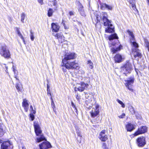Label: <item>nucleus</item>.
<instances>
[{
	"label": "nucleus",
	"instance_id": "17",
	"mask_svg": "<svg viewBox=\"0 0 149 149\" xmlns=\"http://www.w3.org/2000/svg\"><path fill=\"white\" fill-rule=\"evenodd\" d=\"M124 58L119 54H116L114 57V60L116 62H121Z\"/></svg>",
	"mask_w": 149,
	"mask_h": 149
},
{
	"label": "nucleus",
	"instance_id": "35",
	"mask_svg": "<svg viewBox=\"0 0 149 149\" xmlns=\"http://www.w3.org/2000/svg\"><path fill=\"white\" fill-rule=\"evenodd\" d=\"M4 130L3 129V126L2 125H0V135H2L3 134Z\"/></svg>",
	"mask_w": 149,
	"mask_h": 149
},
{
	"label": "nucleus",
	"instance_id": "29",
	"mask_svg": "<svg viewBox=\"0 0 149 149\" xmlns=\"http://www.w3.org/2000/svg\"><path fill=\"white\" fill-rule=\"evenodd\" d=\"M118 37L116 33L111 34L109 37V39L110 40H113L114 39H118Z\"/></svg>",
	"mask_w": 149,
	"mask_h": 149
},
{
	"label": "nucleus",
	"instance_id": "50",
	"mask_svg": "<svg viewBox=\"0 0 149 149\" xmlns=\"http://www.w3.org/2000/svg\"><path fill=\"white\" fill-rule=\"evenodd\" d=\"M50 1L53 2V5L55 6L56 4V0H49Z\"/></svg>",
	"mask_w": 149,
	"mask_h": 149
},
{
	"label": "nucleus",
	"instance_id": "38",
	"mask_svg": "<svg viewBox=\"0 0 149 149\" xmlns=\"http://www.w3.org/2000/svg\"><path fill=\"white\" fill-rule=\"evenodd\" d=\"M117 101L121 105V107L123 108H124L125 107V105L122 102L119 100L118 99L117 100Z\"/></svg>",
	"mask_w": 149,
	"mask_h": 149
},
{
	"label": "nucleus",
	"instance_id": "6",
	"mask_svg": "<svg viewBox=\"0 0 149 149\" xmlns=\"http://www.w3.org/2000/svg\"><path fill=\"white\" fill-rule=\"evenodd\" d=\"M63 65L64 66L65 68L68 69H78L79 68V64L75 62V61L70 62V61H67L65 63H63Z\"/></svg>",
	"mask_w": 149,
	"mask_h": 149
},
{
	"label": "nucleus",
	"instance_id": "60",
	"mask_svg": "<svg viewBox=\"0 0 149 149\" xmlns=\"http://www.w3.org/2000/svg\"><path fill=\"white\" fill-rule=\"evenodd\" d=\"M51 101H53V99H52V97H51Z\"/></svg>",
	"mask_w": 149,
	"mask_h": 149
},
{
	"label": "nucleus",
	"instance_id": "54",
	"mask_svg": "<svg viewBox=\"0 0 149 149\" xmlns=\"http://www.w3.org/2000/svg\"><path fill=\"white\" fill-rule=\"evenodd\" d=\"M38 2L39 3H40L41 5L43 3V0H38Z\"/></svg>",
	"mask_w": 149,
	"mask_h": 149
},
{
	"label": "nucleus",
	"instance_id": "2",
	"mask_svg": "<svg viewBox=\"0 0 149 149\" xmlns=\"http://www.w3.org/2000/svg\"><path fill=\"white\" fill-rule=\"evenodd\" d=\"M107 14L105 12H103L102 13H98L95 16L92 18L93 22L94 24H96L101 20H102L104 26H113L112 24L111 23V20H109L107 18Z\"/></svg>",
	"mask_w": 149,
	"mask_h": 149
},
{
	"label": "nucleus",
	"instance_id": "1",
	"mask_svg": "<svg viewBox=\"0 0 149 149\" xmlns=\"http://www.w3.org/2000/svg\"><path fill=\"white\" fill-rule=\"evenodd\" d=\"M107 14L105 12H103L102 13H98L95 16L92 18L93 22L94 24H96L101 20H102L104 26H113L112 24L111 23V20H109L107 18Z\"/></svg>",
	"mask_w": 149,
	"mask_h": 149
},
{
	"label": "nucleus",
	"instance_id": "56",
	"mask_svg": "<svg viewBox=\"0 0 149 149\" xmlns=\"http://www.w3.org/2000/svg\"><path fill=\"white\" fill-rule=\"evenodd\" d=\"M69 14L70 16L73 15H74L72 11H70L69 13Z\"/></svg>",
	"mask_w": 149,
	"mask_h": 149
},
{
	"label": "nucleus",
	"instance_id": "31",
	"mask_svg": "<svg viewBox=\"0 0 149 149\" xmlns=\"http://www.w3.org/2000/svg\"><path fill=\"white\" fill-rule=\"evenodd\" d=\"M127 32L128 34L130 35V40H133V39H134V35L133 33V32L129 30H128L127 31Z\"/></svg>",
	"mask_w": 149,
	"mask_h": 149
},
{
	"label": "nucleus",
	"instance_id": "21",
	"mask_svg": "<svg viewBox=\"0 0 149 149\" xmlns=\"http://www.w3.org/2000/svg\"><path fill=\"white\" fill-rule=\"evenodd\" d=\"M81 86L79 87L80 90L81 92L83 91L86 88H87L88 86V84H85L84 82H81Z\"/></svg>",
	"mask_w": 149,
	"mask_h": 149
},
{
	"label": "nucleus",
	"instance_id": "62",
	"mask_svg": "<svg viewBox=\"0 0 149 149\" xmlns=\"http://www.w3.org/2000/svg\"><path fill=\"white\" fill-rule=\"evenodd\" d=\"M15 78H16V80H19L18 79H17V78L16 77V76H15Z\"/></svg>",
	"mask_w": 149,
	"mask_h": 149
},
{
	"label": "nucleus",
	"instance_id": "30",
	"mask_svg": "<svg viewBox=\"0 0 149 149\" xmlns=\"http://www.w3.org/2000/svg\"><path fill=\"white\" fill-rule=\"evenodd\" d=\"M135 41V39L133 40H130L131 45L135 48H138L139 46L138 45Z\"/></svg>",
	"mask_w": 149,
	"mask_h": 149
},
{
	"label": "nucleus",
	"instance_id": "15",
	"mask_svg": "<svg viewBox=\"0 0 149 149\" xmlns=\"http://www.w3.org/2000/svg\"><path fill=\"white\" fill-rule=\"evenodd\" d=\"M126 70V71L127 72H130L132 70V64L129 62H127L125 65L122 67V70Z\"/></svg>",
	"mask_w": 149,
	"mask_h": 149
},
{
	"label": "nucleus",
	"instance_id": "36",
	"mask_svg": "<svg viewBox=\"0 0 149 149\" xmlns=\"http://www.w3.org/2000/svg\"><path fill=\"white\" fill-rule=\"evenodd\" d=\"M53 13V11L52 9H49L48 11V15L49 17L51 16L52 15Z\"/></svg>",
	"mask_w": 149,
	"mask_h": 149
},
{
	"label": "nucleus",
	"instance_id": "59",
	"mask_svg": "<svg viewBox=\"0 0 149 149\" xmlns=\"http://www.w3.org/2000/svg\"><path fill=\"white\" fill-rule=\"evenodd\" d=\"M146 47L147 48L148 50V51L149 52V46Z\"/></svg>",
	"mask_w": 149,
	"mask_h": 149
},
{
	"label": "nucleus",
	"instance_id": "14",
	"mask_svg": "<svg viewBox=\"0 0 149 149\" xmlns=\"http://www.w3.org/2000/svg\"><path fill=\"white\" fill-rule=\"evenodd\" d=\"M13 145L9 141L3 142L1 146V149H12Z\"/></svg>",
	"mask_w": 149,
	"mask_h": 149
},
{
	"label": "nucleus",
	"instance_id": "27",
	"mask_svg": "<svg viewBox=\"0 0 149 149\" xmlns=\"http://www.w3.org/2000/svg\"><path fill=\"white\" fill-rule=\"evenodd\" d=\"M134 56L135 58L137 57H141V54L139 50L138 49H137L135 52L134 53Z\"/></svg>",
	"mask_w": 149,
	"mask_h": 149
},
{
	"label": "nucleus",
	"instance_id": "8",
	"mask_svg": "<svg viewBox=\"0 0 149 149\" xmlns=\"http://www.w3.org/2000/svg\"><path fill=\"white\" fill-rule=\"evenodd\" d=\"M76 57V54L74 53H67L65 55V57L62 60V63L68 61V60L74 59Z\"/></svg>",
	"mask_w": 149,
	"mask_h": 149
},
{
	"label": "nucleus",
	"instance_id": "26",
	"mask_svg": "<svg viewBox=\"0 0 149 149\" xmlns=\"http://www.w3.org/2000/svg\"><path fill=\"white\" fill-rule=\"evenodd\" d=\"M101 7L102 9L103 8H106L110 10H111L112 9V7L111 6L108 5L106 3L102 4L101 5Z\"/></svg>",
	"mask_w": 149,
	"mask_h": 149
},
{
	"label": "nucleus",
	"instance_id": "45",
	"mask_svg": "<svg viewBox=\"0 0 149 149\" xmlns=\"http://www.w3.org/2000/svg\"><path fill=\"white\" fill-rule=\"evenodd\" d=\"M30 118H31V120L32 121H33L34 120V116L33 114L32 113H30Z\"/></svg>",
	"mask_w": 149,
	"mask_h": 149
},
{
	"label": "nucleus",
	"instance_id": "24",
	"mask_svg": "<svg viewBox=\"0 0 149 149\" xmlns=\"http://www.w3.org/2000/svg\"><path fill=\"white\" fill-rule=\"evenodd\" d=\"M122 46L121 45H119V47L116 48L113 47L111 48V51L113 54H114L116 52H117L119 51L122 48Z\"/></svg>",
	"mask_w": 149,
	"mask_h": 149
},
{
	"label": "nucleus",
	"instance_id": "28",
	"mask_svg": "<svg viewBox=\"0 0 149 149\" xmlns=\"http://www.w3.org/2000/svg\"><path fill=\"white\" fill-rule=\"evenodd\" d=\"M17 34L18 35V36L21 38L22 40H23L24 43L25 44V41L24 39V38H23L22 35V34L20 33V31H19V29L17 28Z\"/></svg>",
	"mask_w": 149,
	"mask_h": 149
},
{
	"label": "nucleus",
	"instance_id": "9",
	"mask_svg": "<svg viewBox=\"0 0 149 149\" xmlns=\"http://www.w3.org/2000/svg\"><path fill=\"white\" fill-rule=\"evenodd\" d=\"M91 116L94 117L99 113V107L98 105L96 104L94 105L91 111L90 112Z\"/></svg>",
	"mask_w": 149,
	"mask_h": 149
},
{
	"label": "nucleus",
	"instance_id": "46",
	"mask_svg": "<svg viewBox=\"0 0 149 149\" xmlns=\"http://www.w3.org/2000/svg\"><path fill=\"white\" fill-rule=\"evenodd\" d=\"M71 106H72V107H74L75 109L76 110V112L77 113V108L75 107V105L74 104V103H73V102H71Z\"/></svg>",
	"mask_w": 149,
	"mask_h": 149
},
{
	"label": "nucleus",
	"instance_id": "55",
	"mask_svg": "<svg viewBox=\"0 0 149 149\" xmlns=\"http://www.w3.org/2000/svg\"><path fill=\"white\" fill-rule=\"evenodd\" d=\"M130 3H132L135 2V0H129Z\"/></svg>",
	"mask_w": 149,
	"mask_h": 149
},
{
	"label": "nucleus",
	"instance_id": "18",
	"mask_svg": "<svg viewBox=\"0 0 149 149\" xmlns=\"http://www.w3.org/2000/svg\"><path fill=\"white\" fill-rule=\"evenodd\" d=\"M51 26L53 32H57L59 31L60 26L57 23H53L52 24Z\"/></svg>",
	"mask_w": 149,
	"mask_h": 149
},
{
	"label": "nucleus",
	"instance_id": "12",
	"mask_svg": "<svg viewBox=\"0 0 149 149\" xmlns=\"http://www.w3.org/2000/svg\"><path fill=\"white\" fill-rule=\"evenodd\" d=\"M40 149H48L50 148L52 146L49 142L48 141H44L39 145Z\"/></svg>",
	"mask_w": 149,
	"mask_h": 149
},
{
	"label": "nucleus",
	"instance_id": "44",
	"mask_svg": "<svg viewBox=\"0 0 149 149\" xmlns=\"http://www.w3.org/2000/svg\"><path fill=\"white\" fill-rule=\"evenodd\" d=\"M121 73L123 74H126V73H128L127 72H126V70L125 69H124L123 70H122V67H121Z\"/></svg>",
	"mask_w": 149,
	"mask_h": 149
},
{
	"label": "nucleus",
	"instance_id": "52",
	"mask_svg": "<svg viewBox=\"0 0 149 149\" xmlns=\"http://www.w3.org/2000/svg\"><path fill=\"white\" fill-rule=\"evenodd\" d=\"M47 95H50V96H51V93L50 90V89H47Z\"/></svg>",
	"mask_w": 149,
	"mask_h": 149
},
{
	"label": "nucleus",
	"instance_id": "39",
	"mask_svg": "<svg viewBox=\"0 0 149 149\" xmlns=\"http://www.w3.org/2000/svg\"><path fill=\"white\" fill-rule=\"evenodd\" d=\"M76 132L78 136L80 137H82L80 131L79 129H76Z\"/></svg>",
	"mask_w": 149,
	"mask_h": 149
},
{
	"label": "nucleus",
	"instance_id": "22",
	"mask_svg": "<svg viewBox=\"0 0 149 149\" xmlns=\"http://www.w3.org/2000/svg\"><path fill=\"white\" fill-rule=\"evenodd\" d=\"M15 87L18 92H22L23 90L22 85L20 83H17L15 84Z\"/></svg>",
	"mask_w": 149,
	"mask_h": 149
},
{
	"label": "nucleus",
	"instance_id": "33",
	"mask_svg": "<svg viewBox=\"0 0 149 149\" xmlns=\"http://www.w3.org/2000/svg\"><path fill=\"white\" fill-rule=\"evenodd\" d=\"M87 64L89 66V68L91 69H92L93 68V63L91 61H87Z\"/></svg>",
	"mask_w": 149,
	"mask_h": 149
},
{
	"label": "nucleus",
	"instance_id": "48",
	"mask_svg": "<svg viewBox=\"0 0 149 149\" xmlns=\"http://www.w3.org/2000/svg\"><path fill=\"white\" fill-rule=\"evenodd\" d=\"M81 138L82 137H79L78 136L77 138V140L78 141V142L79 143H80L81 142Z\"/></svg>",
	"mask_w": 149,
	"mask_h": 149
},
{
	"label": "nucleus",
	"instance_id": "10",
	"mask_svg": "<svg viewBox=\"0 0 149 149\" xmlns=\"http://www.w3.org/2000/svg\"><path fill=\"white\" fill-rule=\"evenodd\" d=\"M147 131V128L146 126H142L139 128L138 130L134 134V136H138L139 134H144Z\"/></svg>",
	"mask_w": 149,
	"mask_h": 149
},
{
	"label": "nucleus",
	"instance_id": "40",
	"mask_svg": "<svg viewBox=\"0 0 149 149\" xmlns=\"http://www.w3.org/2000/svg\"><path fill=\"white\" fill-rule=\"evenodd\" d=\"M102 148L103 149H109L108 147L107 146L106 143H102Z\"/></svg>",
	"mask_w": 149,
	"mask_h": 149
},
{
	"label": "nucleus",
	"instance_id": "43",
	"mask_svg": "<svg viewBox=\"0 0 149 149\" xmlns=\"http://www.w3.org/2000/svg\"><path fill=\"white\" fill-rule=\"evenodd\" d=\"M51 106H52V107L53 108V109L54 111V109L56 107H55L54 102V101H52Z\"/></svg>",
	"mask_w": 149,
	"mask_h": 149
},
{
	"label": "nucleus",
	"instance_id": "64",
	"mask_svg": "<svg viewBox=\"0 0 149 149\" xmlns=\"http://www.w3.org/2000/svg\"><path fill=\"white\" fill-rule=\"evenodd\" d=\"M22 149H26L25 148L23 147L22 148Z\"/></svg>",
	"mask_w": 149,
	"mask_h": 149
},
{
	"label": "nucleus",
	"instance_id": "58",
	"mask_svg": "<svg viewBox=\"0 0 149 149\" xmlns=\"http://www.w3.org/2000/svg\"><path fill=\"white\" fill-rule=\"evenodd\" d=\"M79 96L78 95H77V96H76V98L77 99H78L79 98Z\"/></svg>",
	"mask_w": 149,
	"mask_h": 149
},
{
	"label": "nucleus",
	"instance_id": "49",
	"mask_svg": "<svg viewBox=\"0 0 149 149\" xmlns=\"http://www.w3.org/2000/svg\"><path fill=\"white\" fill-rule=\"evenodd\" d=\"M30 109L31 111L32 112H33V113L34 114H35L36 113V111L35 110H34L33 108V107L32 105H31L30 106Z\"/></svg>",
	"mask_w": 149,
	"mask_h": 149
},
{
	"label": "nucleus",
	"instance_id": "23",
	"mask_svg": "<svg viewBox=\"0 0 149 149\" xmlns=\"http://www.w3.org/2000/svg\"><path fill=\"white\" fill-rule=\"evenodd\" d=\"M126 127L127 131H131L134 129L133 125L131 123L126 125Z\"/></svg>",
	"mask_w": 149,
	"mask_h": 149
},
{
	"label": "nucleus",
	"instance_id": "42",
	"mask_svg": "<svg viewBox=\"0 0 149 149\" xmlns=\"http://www.w3.org/2000/svg\"><path fill=\"white\" fill-rule=\"evenodd\" d=\"M145 46L146 47L149 46V42H148L147 40L146 39L145 40Z\"/></svg>",
	"mask_w": 149,
	"mask_h": 149
},
{
	"label": "nucleus",
	"instance_id": "5",
	"mask_svg": "<svg viewBox=\"0 0 149 149\" xmlns=\"http://www.w3.org/2000/svg\"><path fill=\"white\" fill-rule=\"evenodd\" d=\"M0 54L1 56L5 58L9 59L10 58V51L6 45L1 46L0 50Z\"/></svg>",
	"mask_w": 149,
	"mask_h": 149
},
{
	"label": "nucleus",
	"instance_id": "53",
	"mask_svg": "<svg viewBox=\"0 0 149 149\" xmlns=\"http://www.w3.org/2000/svg\"><path fill=\"white\" fill-rule=\"evenodd\" d=\"M74 90L75 91H80V88H79V87H78V88H77V87H75L74 88Z\"/></svg>",
	"mask_w": 149,
	"mask_h": 149
},
{
	"label": "nucleus",
	"instance_id": "11",
	"mask_svg": "<svg viewBox=\"0 0 149 149\" xmlns=\"http://www.w3.org/2000/svg\"><path fill=\"white\" fill-rule=\"evenodd\" d=\"M136 141L137 144L139 147L143 146L146 144L145 138L144 137H139L136 139Z\"/></svg>",
	"mask_w": 149,
	"mask_h": 149
},
{
	"label": "nucleus",
	"instance_id": "16",
	"mask_svg": "<svg viewBox=\"0 0 149 149\" xmlns=\"http://www.w3.org/2000/svg\"><path fill=\"white\" fill-rule=\"evenodd\" d=\"M52 35L55 37H56L58 40L59 42L61 43H62L64 41V37L60 33H53Z\"/></svg>",
	"mask_w": 149,
	"mask_h": 149
},
{
	"label": "nucleus",
	"instance_id": "32",
	"mask_svg": "<svg viewBox=\"0 0 149 149\" xmlns=\"http://www.w3.org/2000/svg\"><path fill=\"white\" fill-rule=\"evenodd\" d=\"M129 109L130 111L132 114H134L135 113V111L134 108L132 106H130L129 107Z\"/></svg>",
	"mask_w": 149,
	"mask_h": 149
},
{
	"label": "nucleus",
	"instance_id": "7",
	"mask_svg": "<svg viewBox=\"0 0 149 149\" xmlns=\"http://www.w3.org/2000/svg\"><path fill=\"white\" fill-rule=\"evenodd\" d=\"M134 77H131L128 78L126 80H125L126 82L125 85L126 87L130 91H133V84L134 83Z\"/></svg>",
	"mask_w": 149,
	"mask_h": 149
},
{
	"label": "nucleus",
	"instance_id": "20",
	"mask_svg": "<svg viewBox=\"0 0 149 149\" xmlns=\"http://www.w3.org/2000/svg\"><path fill=\"white\" fill-rule=\"evenodd\" d=\"M79 11L81 16L83 17L85 16L86 14L83 8V7L81 4H79Z\"/></svg>",
	"mask_w": 149,
	"mask_h": 149
},
{
	"label": "nucleus",
	"instance_id": "57",
	"mask_svg": "<svg viewBox=\"0 0 149 149\" xmlns=\"http://www.w3.org/2000/svg\"><path fill=\"white\" fill-rule=\"evenodd\" d=\"M47 89H49V85L48 84H47Z\"/></svg>",
	"mask_w": 149,
	"mask_h": 149
},
{
	"label": "nucleus",
	"instance_id": "19",
	"mask_svg": "<svg viewBox=\"0 0 149 149\" xmlns=\"http://www.w3.org/2000/svg\"><path fill=\"white\" fill-rule=\"evenodd\" d=\"M22 105L24 107V110L26 112H27L29 108V104L27 102V101L26 99H23Z\"/></svg>",
	"mask_w": 149,
	"mask_h": 149
},
{
	"label": "nucleus",
	"instance_id": "61",
	"mask_svg": "<svg viewBox=\"0 0 149 149\" xmlns=\"http://www.w3.org/2000/svg\"><path fill=\"white\" fill-rule=\"evenodd\" d=\"M63 70L64 71V72L65 71V70H66V69H65V70H64V68H63Z\"/></svg>",
	"mask_w": 149,
	"mask_h": 149
},
{
	"label": "nucleus",
	"instance_id": "37",
	"mask_svg": "<svg viewBox=\"0 0 149 149\" xmlns=\"http://www.w3.org/2000/svg\"><path fill=\"white\" fill-rule=\"evenodd\" d=\"M65 22H65L64 20H63L62 22V23L63 24L64 26L65 29H68L69 28V26L68 25H66V24H65Z\"/></svg>",
	"mask_w": 149,
	"mask_h": 149
},
{
	"label": "nucleus",
	"instance_id": "3",
	"mask_svg": "<svg viewBox=\"0 0 149 149\" xmlns=\"http://www.w3.org/2000/svg\"><path fill=\"white\" fill-rule=\"evenodd\" d=\"M107 14L105 12H103L102 13H98L95 16L92 18L93 22L94 24H96L101 20H102L104 26H113L112 24L111 23V20H109L107 18Z\"/></svg>",
	"mask_w": 149,
	"mask_h": 149
},
{
	"label": "nucleus",
	"instance_id": "13",
	"mask_svg": "<svg viewBox=\"0 0 149 149\" xmlns=\"http://www.w3.org/2000/svg\"><path fill=\"white\" fill-rule=\"evenodd\" d=\"M105 130H103L100 133L99 138L102 141H106L108 139L107 136L105 134Z\"/></svg>",
	"mask_w": 149,
	"mask_h": 149
},
{
	"label": "nucleus",
	"instance_id": "51",
	"mask_svg": "<svg viewBox=\"0 0 149 149\" xmlns=\"http://www.w3.org/2000/svg\"><path fill=\"white\" fill-rule=\"evenodd\" d=\"M125 114L124 113H123L121 115L118 116L120 118H123L125 117Z\"/></svg>",
	"mask_w": 149,
	"mask_h": 149
},
{
	"label": "nucleus",
	"instance_id": "25",
	"mask_svg": "<svg viewBox=\"0 0 149 149\" xmlns=\"http://www.w3.org/2000/svg\"><path fill=\"white\" fill-rule=\"evenodd\" d=\"M109 26L105 29V31L107 33H112L114 31V27Z\"/></svg>",
	"mask_w": 149,
	"mask_h": 149
},
{
	"label": "nucleus",
	"instance_id": "47",
	"mask_svg": "<svg viewBox=\"0 0 149 149\" xmlns=\"http://www.w3.org/2000/svg\"><path fill=\"white\" fill-rule=\"evenodd\" d=\"M130 3L131 4L132 7L134 10L135 9H136V6L134 4V2Z\"/></svg>",
	"mask_w": 149,
	"mask_h": 149
},
{
	"label": "nucleus",
	"instance_id": "34",
	"mask_svg": "<svg viewBox=\"0 0 149 149\" xmlns=\"http://www.w3.org/2000/svg\"><path fill=\"white\" fill-rule=\"evenodd\" d=\"M26 15L24 13H22L21 15V21L23 22H24V20L26 17Z\"/></svg>",
	"mask_w": 149,
	"mask_h": 149
},
{
	"label": "nucleus",
	"instance_id": "41",
	"mask_svg": "<svg viewBox=\"0 0 149 149\" xmlns=\"http://www.w3.org/2000/svg\"><path fill=\"white\" fill-rule=\"evenodd\" d=\"M31 39L32 41H33L34 40V36L33 33L31 31V33L30 35Z\"/></svg>",
	"mask_w": 149,
	"mask_h": 149
},
{
	"label": "nucleus",
	"instance_id": "63",
	"mask_svg": "<svg viewBox=\"0 0 149 149\" xmlns=\"http://www.w3.org/2000/svg\"><path fill=\"white\" fill-rule=\"evenodd\" d=\"M13 71L15 73V70L14 68H13Z\"/></svg>",
	"mask_w": 149,
	"mask_h": 149
},
{
	"label": "nucleus",
	"instance_id": "4",
	"mask_svg": "<svg viewBox=\"0 0 149 149\" xmlns=\"http://www.w3.org/2000/svg\"><path fill=\"white\" fill-rule=\"evenodd\" d=\"M34 126L35 131L37 136L36 140V142L39 143L42 141L46 140L45 138L42 133L41 127L38 122H34Z\"/></svg>",
	"mask_w": 149,
	"mask_h": 149
}]
</instances>
